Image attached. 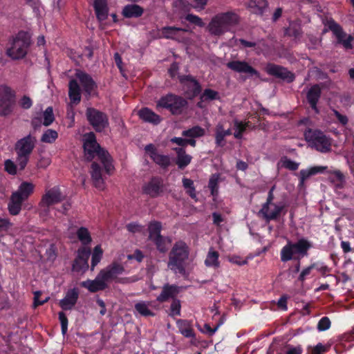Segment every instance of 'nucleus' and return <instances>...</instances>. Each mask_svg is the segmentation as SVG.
<instances>
[{
    "label": "nucleus",
    "mask_w": 354,
    "mask_h": 354,
    "mask_svg": "<svg viewBox=\"0 0 354 354\" xmlns=\"http://www.w3.org/2000/svg\"><path fill=\"white\" fill-rule=\"evenodd\" d=\"M239 16L234 12H220L212 18L207 26V29L211 35L220 36L231 31L239 24Z\"/></svg>",
    "instance_id": "obj_1"
},
{
    "label": "nucleus",
    "mask_w": 354,
    "mask_h": 354,
    "mask_svg": "<svg viewBox=\"0 0 354 354\" xmlns=\"http://www.w3.org/2000/svg\"><path fill=\"white\" fill-rule=\"evenodd\" d=\"M189 256V248L187 244L183 241H176L169 254L168 268L175 273L183 274Z\"/></svg>",
    "instance_id": "obj_2"
},
{
    "label": "nucleus",
    "mask_w": 354,
    "mask_h": 354,
    "mask_svg": "<svg viewBox=\"0 0 354 354\" xmlns=\"http://www.w3.org/2000/svg\"><path fill=\"white\" fill-rule=\"evenodd\" d=\"M84 149L85 156L88 160H92L97 156L108 173L113 170V167L109 153L100 147V145L96 142L95 136L93 133H89L84 136Z\"/></svg>",
    "instance_id": "obj_3"
},
{
    "label": "nucleus",
    "mask_w": 354,
    "mask_h": 354,
    "mask_svg": "<svg viewBox=\"0 0 354 354\" xmlns=\"http://www.w3.org/2000/svg\"><path fill=\"white\" fill-rule=\"evenodd\" d=\"M75 78L76 79L71 80L69 82L68 96L71 103L77 104L81 101V90L77 80H78L80 81L84 91L88 95H91V92L96 87V85L91 77L83 71H77Z\"/></svg>",
    "instance_id": "obj_4"
},
{
    "label": "nucleus",
    "mask_w": 354,
    "mask_h": 354,
    "mask_svg": "<svg viewBox=\"0 0 354 354\" xmlns=\"http://www.w3.org/2000/svg\"><path fill=\"white\" fill-rule=\"evenodd\" d=\"M30 44V34L25 31H20L10 40L6 54L14 60L23 59L27 55Z\"/></svg>",
    "instance_id": "obj_5"
},
{
    "label": "nucleus",
    "mask_w": 354,
    "mask_h": 354,
    "mask_svg": "<svg viewBox=\"0 0 354 354\" xmlns=\"http://www.w3.org/2000/svg\"><path fill=\"white\" fill-rule=\"evenodd\" d=\"M35 185L30 182L24 181L20 184L17 190L12 192L8 203V211L12 215L19 214L22 203L31 196L35 190Z\"/></svg>",
    "instance_id": "obj_6"
},
{
    "label": "nucleus",
    "mask_w": 354,
    "mask_h": 354,
    "mask_svg": "<svg viewBox=\"0 0 354 354\" xmlns=\"http://www.w3.org/2000/svg\"><path fill=\"white\" fill-rule=\"evenodd\" d=\"M310 248V243L304 239H301L296 243L288 241L281 250V261L287 262L292 259H299L307 254Z\"/></svg>",
    "instance_id": "obj_7"
},
{
    "label": "nucleus",
    "mask_w": 354,
    "mask_h": 354,
    "mask_svg": "<svg viewBox=\"0 0 354 354\" xmlns=\"http://www.w3.org/2000/svg\"><path fill=\"white\" fill-rule=\"evenodd\" d=\"M308 145L316 150L326 153L331 149V139L319 130L308 129L304 133Z\"/></svg>",
    "instance_id": "obj_8"
},
{
    "label": "nucleus",
    "mask_w": 354,
    "mask_h": 354,
    "mask_svg": "<svg viewBox=\"0 0 354 354\" xmlns=\"http://www.w3.org/2000/svg\"><path fill=\"white\" fill-rule=\"evenodd\" d=\"M159 31L160 36L163 38L173 39L187 46H191L193 44L194 34L191 30L175 26H165Z\"/></svg>",
    "instance_id": "obj_9"
},
{
    "label": "nucleus",
    "mask_w": 354,
    "mask_h": 354,
    "mask_svg": "<svg viewBox=\"0 0 354 354\" xmlns=\"http://www.w3.org/2000/svg\"><path fill=\"white\" fill-rule=\"evenodd\" d=\"M187 105L183 97L174 94H168L162 97L156 103V109H165L173 115H179Z\"/></svg>",
    "instance_id": "obj_10"
},
{
    "label": "nucleus",
    "mask_w": 354,
    "mask_h": 354,
    "mask_svg": "<svg viewBox=\"0 0 354 354\" xmlns=\"http://www.w3.org/2000/svg\"><path fill=\"white\" fill-rule=\"evenodd\" d=\"M15 104V93L6 85L0 86V115L10 114Z\"/></svg>",
    "instance_id": "obj_11"
},
{
    "label": "nucleus",
    "mask_w": 354,
    "mask_h": 354,
    "mask_svg": "<svg viewBox=\"0 0 354 354\" xmlns=\"http://www.w3.org/2000/svg\"><path fill=\"white\" fill-rule=\"evenodd\" d=\"M324 24L333 32L339 44H341L346 49L352 48L351 42L353 40V37L351 35H347L337 23L333 19H327L324 21Z\"/></svg>",
    "instance_id": "obj_12"
},
{
    "label": "nucleus",
    "mask_w": 354,
    "mask_h": 354,
    "mask_svg": "<svg viewBox=\"0 0 354 354\" xmlns=\"http://www.w3.org/2000/svg\"><path fill=\"white\" fill-rule=\"evenodd\" d=\"M64 198L58 187L48 188L46 189L45 193L41 196L39 206L45 211H48L50 206L60 203L63 201Z\"/></svg>",
    "instance_id": "obj_13"
},
{
    "label": "nucleus",
    "mask_w": 354,
    "mask_h": 354,
    "mask_svg": "<svg viewBox=\"0 0 354 354\" xmlns=\"http://www.w3.org/2000/svg\"><path fill=\"white\" fill-rule=\"evenodd\" d=\"M86 117L91 124L97 131H102L108 127V118L106 115L93 108H88Z\"/></svg>",
    "instance_id": "obj_14"
},
{
    "label": "nucleus",
    "mask_w": 354,
    "mask_h": 354,
    "mask_svg": "<svg viewBox=\"0 0 354 354\" xmlns=\"http://www.w3.org/2000/svg\"><path fill=\"white\" fill-rule=\"evenodd\" d=\"M145 151L147 155L157 165L161 167L166 168L169 166L171 163V158L167 155L160 153L157 147L153 145L149 144L145 146Z\"/></svg>",
    "instance_id": "obj_15"
},
{
    "label": "nucleus",
    "mask_w": 354,
    "mask_h": 354,
    "mask_svg": "<svg viewBox=\"0 0 354 354\" xmlns=\"http://www.w3.org/2000/svg\"><path fill=\"white\" fill-rule=\"evenodd\" d=\"M91 251L86 248H82L77 251V256L73 264V270L77 272H84L88 268V259Z\"/></svg>",
    "instance_id": "obj_16"
},
{
    "label": "nucleus",
    "mask_w": 354,
    "mask_h": 354,
    "mask_svg": "<svg viewBox=\"0 0 354 354\" xmlns=\"http://www.w3.org/2000/svg\"><path fill=\"white\" fill-rule=\"evenodd\" d=\"M180 82L189 97L192 98L201 92V85L193 77L190 75L180 76Z\"/></svg>",
    "instance_id": "obj_17"
},
{
    "label": "nucleus",
    "mask_w": 354,
    "mask_h": 354,
    "mask_svg": "<svg viewBox=\"0 0 354 354\" xmlns=\"http://www.w3.org/2000/svg\"><path fill=\"white\" fill-rule=\"evenodd\" d=\"M142 191L152 198L158 196L163 192L162 180L158 177L152 178L142 186Z\"/></svg>",
    "instance_id": "obj_18"
},
{
    "label": "nucleus",
    "mask_w": 354,
    "mask_h": 354,
    "mask_svg": "<svg viewBox=\"0 0 354 354\" xmlns=\"http://www.w3.org/2000/svg\"><path fill=\"white\" fill-rule=\"evenodd\" d=\"M283 207V205H277L274 203L269 204L264 203L259 214H261L267 221L275 220L280 215Z\"/></svg>",
    "instance_id": "obj_19"
},
{
    "label": "nucleus",
    "mask_w": 354,
    "mask_h": 354,
    "mask_svg": "<svg viewBox=\"0 0 354 354\" xmlns=\"http://www.w3.org/2000/svg\"><path fill=\"white\" fill-rule=\"evenodd\" d=\"M268 74L286 80L288 82H292L295 79L294 75L286 68L273 64H269L266 67Z\"/></svg>",
    "instance_id": "obj_20"
},
{
    "label": "nucleus",
    "mask_w": 354,
    "mask_h": 354,
    "mask_svg": "<svg viewBox=\"0 0 354 354\" xmlns=\"http://www.w3.org/2000/svg\"><path fill=\"white\" fill-rule=\"evenodd\" d=\"M106 280L100 272L94 280H86L81 283V286L91 292H95L105 289L107 286Z\"/></svg>",
    "instance_id": "obj_21"
},
{
    "label": "nucleus",
    "mask_w": 354,
    "mask_h": 354,
    "mask_svg": "<svg viewBox=\"0 0 354 354\" xmlns=\"http://www.w3.org/2000/svg\"><path fill=\"white\" fill-rule=\"evenodd\" d=\"M158 310V306L151 301H139L135 304L136 312L143 317H153V310Z\"/></svg>",
    "instance_id": "obj_22"
},
{
    "label": "nucleus",
    "mask_w": 354,
    "mask_h": 354,
    "mask_svg": "<svg viewBox=\"0 0 354 354\" xmlns=\"http://www.w3.org/2000/svg\"><path fill=\"white\" fill-rule=\"evenodd\" d=\"M35 138L30 135L19 140L16 144L17 153L30 156L35 147Z\"/></svg>",
    "instance_id": "obj_23"
},
{
    "label": "nucleus",
    "mask_w": 354,
    "mask_h": 354,
    "mask_svg": "<svg viewBox=\"0 0 354 354\" xmlns=\"http://www.w3.org/2000/svg\"><path fill=\"white\" fill-rule=\"evenodd\" d=\"M227 66L231 70L239 73H245L250 76H259V73L245 62L232 61L227 64Z\"/></svg>",
    "instance_id": "obj_24"
},
{
    "label": "nucleus",
    "mask_w": 354,
    "mask_h": 354,
    "mask_svg": "<svg viewBox=\"0 0 354 354\" xmlns=\"http://www.w3.org/2000/svg\"><path fill=\"white\" fill-rule=\"evenodd\" d=\"M124 271V268L122 265L117 262H114L108 266L104 269L102 270L100 272L108 282L111 280L116 279L117 277L122 274Z\"/></svg>",
    "instance_id": "obj_25"
},
{
    "label": "nucleus",
    "mask_w": 354,
    "mask_h": 354,
    "mask_svg": "<svg viewBox=\"0 0 354 354\" xmlns=\"http://www.w3.org/2000/svg\"><path fill=\"white\" fill-rule=\"evenodd\" d=\"M78 299V292L75 289L68 290L64 299L59 301V306L64 310H71Z\"/></svg>",
    "instance_id": "obj_26"
},
{
    "label": "nucleus",
    "mask_w": 354,
    "mask_h": 354,
    "mask_svg": "<svg viewBox=\"0 0 354 354\" xmlns=\"http://www.w3.org/2000/svg\"><path fill=\"white\" fill-rule=\"evenodd\" d=\"M173 150L176 153L175 162L180 169H185L192 162V156L187 154L184 148H174Z\"/></svg>",
    "instance_id": "obj_27"
},
{
    "label": "nucleus",
    "mask_w": 354,
    "mask_h": 354,
    "mask_svg": "<svg viewBox=\"0 0 354 354\" xmlns=\"http://www.w3.org/2000/svg\"><path fill=\"white\" fill-rule=\"evenodd\" d=\"M179 287L177 286L166 284L162 287V290L157 297V301L165 302L170 298L174 299L179 293Z\"/></svg>",
    "instance_id": "obj_28"
},
{
    "label": "nucleus",
    "mask_w": 354,
    "mask_h": 354,
    "mask_svg": "<svg viewBox=\"0 0 354 354\" xmlns=\"http://www.w3.org/2000/svg\"><path fill=\"white\" fill-rule=\"evenodd\" d=\"M321 96V88L319 85H313L307 93V100L311 108L316 112L319 113L317 104Z\"/></svg>",
    "instance_id": "obj_29"
},
{
    "label": "nucleus",
    "mask_w": 354,
    "mask_h": 354,
    "mask_svg": "<svg viewBox=\"0 0 354 354\" xmlns=\"http://www.w3.org/2000/svg\"><path fill=\"white\" fill-rule=\"evenodd\" d=\"M138 115L143 121L153 124H158L162 120L160 115L147 107L141 109L138 111Z\"/></svg>",
    "instance_id": "obj_30"
},
{
    "label": "nucleus",
    "mask_w": 354,
    "mask_h": 354,
    "mask_svg": "<svg viewBox=\"0 0 354 354\" xmlns=\"http://www.w3.org/2000/svg\"><path fill=\"white\" fill-rule=\"evenodd\" d=\"M93 6L97 19L103 22L108 17L107 0H95Z\"/></svg>",
    "instance_id": "obj_31"
},
{
    "label": "nucleus",
    "mask_w": 354,
    "mask_h": 354,
    "mask_svg": "<svg viewBox=\"0 0 354 354\" xmlns=\"http://www.w3.org/2000/svg\"><path fill=\"white\" fill-rule=\"evenodd\" d=\"M91 175L94 186L100 190L104 189V182L102 177L101 169L95 162L91 165Z\"/></svg>",
    "instance_id": "obj_32"
},
{
    "label": "nucleus",
    "mask_w": 354,
    "mask_h": 354,
    "mask_svg": "<svg viewBox=\"0 0 354 354\" xmlns=\"http://www.w3.org/2000/svg\"><path fill=\"white\" fill-rule=\"evenodd\" d=\"M205 265L209 268L214 269L220 267L219 253L214 248H209L206 259L205 260Z\"/></svg>",
    "instance_id": "obj_33"
},
{
    "label": "nucleus",
    "mask_w": 354,
    "mask_h": 354,
    "mask_svg": "<svg viewBox=\"0 0 354 354\" xmlns=\"http://www.w3.org/2000/svg\"><path fill=\"white\" fill-rule=\"evenodd\" d=\"M142 13V8L136 4L127 5L122 10V15L127 18L138 17Z\"/></svg>",
    "instance_id": "obj_34"
},
{
    "label": "nucleus",
    "mask_w": 354,
    "mask_h": 354,
    "mask_svg": "<svg viewBox=\"0 0 354 354\" xmlns=\"http://www.w3.org/2000/svg\"><path fill=\"white\" fill-rule=\"evenodd\" d=\"M232 134V131L230 129L225 130L223 128V125L221 123H218L215 129V140L216 144L218 146H223L224 145V138Z\"/></svg>",
    "instance_id": "obj_35"
},
{
    "label": "nucleus",
    "mask_w": 354,
    "mask_h": 354,
    "mask_svg": "<svg viewBox=\"0 0 354 354\" xmlns=\"http://www.w3.org/2000/svg\"><path fill=\"white\" fill-rule=\"evenodd\" d=\"M328 180L336 187L342 188L345 183L344 174L339 170L328 171Z\"/></svg>",
    "instance_id": "obj_36"
},
{
    "label": "nucleus",
    "mask_w": 354,
    "mask_h": 354,
    "mask_svg": "<svg viewBox=\"0 0 354 354\" xmlns=\"http://www.w3.org/2000/svg\"><path fill=\"white\" fill-rule=\"evenodd\" d=\"M201 101L198 102L197 105L200 108H203V103L204 102L207 101H212L214 100H218L220 99V95L218 92L216 91L210 89V88H206L204 90L203 93L201 95Z\"/></svg>",
    "instance_id": "obj_37"
},
{
    "label": "nucleus",
    "mask_w": 354,
    "mask_h": 354,
    "mask_svg": "<svg viewBox=\"0 0 354 354\" xmlns=\"http://www.w3.org/2000/svg\"><path fill=\"white\" fill-rule=\"evenodd\" d=\"M161 230L162 225L160 222H150L148 225L149 239L151 241H153L155 239H157L158 237L161 236Z\"/></svg>",
    "instance_id": "obj_38"
},
{
    "label": "nucleus",
    "mask_w": 354,
    "mask_h": 354,
    "mask_svg": "<svg viewBox=\"0 0 354 354\" xmlns=\"http://www.w3.org/2000/svg\"><path fill=\"white\" fill-rule=\"evenodd\" d=\"M177 326L179 331L182 335L186 337H191L194 336V331L190 323L186 320H178Z\"/></svg>",
    "instance_id": "obj_39"
},
{
    "label": "nucleus",
    "mask_w": 354,
    "mask_h": 354,
    "mask_svg": "<svg viewBox=\"0 0 354 354\" xmlns=\"http://www.w3.org/2000/svg\"><path fill=\"white\" fill-rule=\"evenodd\" d=\"M153 242L156 245L157 250L164 253L167 251L168 247L171 243V239L169 237L161 236Z\"/></svg>",
    "instance_id": "obj_40"
},
{
    "label": "nucleus",
    "mask_w": 354,
    "mask_h": 354,
    "mask_svg": "<svg viewBox=\"0 0 354 354\" xmlns=\"http://www.w3.org/2000/svg\"><path fill=\"white\" fill-rule=\"evenodd\" d=\"M205 135V129L198 126H195L182 132V136L187 138H200Z\"/></svg>",
    "instance_id": "obj_41"
},
{
    "label": "nucleus",
    "mask_w": 354,
    "mask_h": 354,
    "mask_svg": "<svg viewBox=\"0 0 354 354\" xmlns=\"http://www.w3.org/2000/svg\"><path fill=\"white\" fill-rule=\"evenodd\" d=\"M234 136L236 138L240 139L242 138L243 133L245 131L246 128L249 126V122H241L237 120L234 121Z\"/></svg>",
    "instance_id": "obj_42"
},
{
    "label": "nucleus",
    "mask_w": 354,
    "mask_h": 354,
    "mask_svg": "<svg viewBox=\"0 0 354 354\" xmlns=\"http://www.w3.org/2000/svg\"><path fill=\"white\" fill-rule=\"evenodd\" d=\"M249 7L253 9L255 13H262L264 8L267 7L266 0H250L249 2Z\"/></svg>",
    "instance_id": "obj_43"
},
{
    "label": "nucleus",
    "mask_w": 354,
    "mask_h": 354,
    "mask_svg": "<svg viewBox=\"0 0 354 354\" xmlns=\"http://www.w3.org/2000/svg\"><path fill=\"white\" fill-rule=\"evenodd\" d=\"M78 239L82 244L86 245L91 243V237L88 230L86 227H80L77 232Z\"/></svg>",
    "instance_id": "obj_44"
},
{
    "label": "nucleus",
    "mask_w": 354,
    "mask_h": 354,
    "mask_svg": "<svg viewBox=\"0 0 354 354\" xmlns=\"http://www.w3.org/2000/svg\"><path fill=\"white\" fill-rule=\"evenodd\" d=\"M183 185L184 188L186 189L187 194L189 195V196L192 198H196V194L195 187L194 186V181L191 179L183 178Z\"/></svg>",
    "instance_id": "obj_45"
},
{
    "label": "nucleus",
    "mask_w": 354,
    "mask_h": 354,
    "mask_svg": "<svg viewBox=\"0 0 354 354\" xmlns=\"http://www.w3.org/2000/svg\"><path fill=\"white\" fill-rule=\"evenodd\" d=\"M58 138V133L53 129L46 130L41 138V141L46 143H53Z\"/></svg>",
    "instance_id": "obj_46"
},
{
    "label": "nucleus",
    "mask_w": 354,
    "mask_h": 354,
    "mask_svg": "<svg viewBox=\"0 0 354 354\" xmlns=\"http://www.w3.org/2000/svg\"><path fill=\"white\" fill-rule=\"evenodd\" d=\"M281 165V167L286 168L291 171H295L299 168V164L295 161L291 160L287 157H283L279 163Z\"/></svg>",
    "instance_id": "obj_47"
},
{
    "label": "nucleus",
    "mask_w": 354,
    "mask_h": 354,
    "mask_svg": "<svg viewBox=\"0 0 354 354\" xmlns=\"http://www.w3.org/2000/svg\"><path fill=\"white\" fill-rule=\"evenodd\" d=\"M102 250L100 245H97L95 247L93 250V252L92 254L91 259V270H93L94 268L97 265V263L100 261L102 257Z\"/></svg>",
    "instance_id": "obj_48"
},
{
    "label": "nucleus",
    "mask_w": 354,
    "mask_h": 354,
    "mask_svg": "<svg viewBox=\"0 0 354 354\" xmlns=\"http://www.w3.org/2000/svg\"><path fill=\"white\" fill-rule=\"evenodd\" d=\"M43 124L44 126H49L53 122L55 117L52 107L49 106L45 110L43 114Z\"/></svg>",
    "instance_id": "obj_49"
},
{
    "label": "nucleus",
    "mask_w": 354,
    "mask_h": 354,
    "mask_svg": "<svg viewBox=\"0 0 354 354\" xmlns=\"http://www.w3.org/2000/svg\"><path fill=\"white\" fill-rule=\"evenodd\" d=\"M218 176L213 175L209 181L208 187L211 190V193L213 196H216L218 194Z\"/></svg>",
    "instance_id": "obj_50"
},
{
    "label": "nucleus",
    "mask_w": 354,
    "mask_h": 354,
    "mask_svg": "<svg viewBox=\"0 0 354 354\" xmlns=\"http://www.w3.org/2000/svg\"><path fill=\"white\" fill-rule=\"evenodd\" d=\"M17 168H19V169L20 170H23L25 169L28 162V160H29V156H26V155H24V154H21V153H17Z\"/></svg>",
    "instance_id": "obj_51"
},
{
    "label": "nucleus",
    "mask_w": 354,
    "mask_h": 354,
    "mask_svg": "<svg viewBox=\"0 0 354 354\" xmlns=\"http://www.w3.org/2000/svg\"><path fill=\"white\" fill-rule=\"evenodd\" d=\"M185 19L188 21L189 23L195 24L199 27H204L205 23L203 21V19L197 15H194L192 14H188L185 17Z\"/></svg>",
    "instance_id": "obj_52"
},
{
    "label": "nucleus",
    "mask_w": 354,
    "mask_h": 354,
    "mask_svg": "<svg viewBox=\"0 0 354 354\" xmlns=\"http://www.w3.org/2000/svg\"><path fill=\"white\" fill-rule=\"evenodd\" d=\"M180 314V303L179 300L174 299L170 307L171 316H178Z\"/></svg>",
    "instance_id": "obj_53"
},
{
    "label": "nucleus",
    "mask_w": 354,
    "mask_h": 354,
    "mask_svg": "<svg viewBox=\"0 0 354 354\" xmlns=\"http://www.w3.org/2000/svg\"><path fill=\"white\" fill-rule=\"evenodd\" d=\"M5 170L11 175L17 174V167L16 164L11 160H6L5 161Z\"/></svg>",
    "instance_id": "obj_54"
},
{
    "label": "nucleus",
    "mask_w": 354,
    "mask_h": 354,
    "mask_svg": "<svg viewBox=\"0 0 354 354\" xmlns=\"http://www.w3.org/2000/svg\"><path fill=\"white\" fill-rule=\"evenodd\" d=\"M227 260L230 263L240 266L246 265L248 263L247 259H244L242 257L237 256V255L229 256V257H227Z\"/></svg>",
    "instance_id": "obj_55"
},
{
    "label": "nucleus",
    "mask_w": 354,
    "mask_h": 354,
    "mask_svg": "<svg viewBox=\"0 0 354 354\" xmlns=\"http://www.w3.org/2000/svg\"><path fill=\"white\" fill-rule=\"evenodd\" d=\"M59 319L61 323L62 334L65 335L68 330V319L63 312L59 313Z\"/></svg>",
    "instance_id": "obj_56"
},
{
    "label": "nucleus",
    "mask_w": 354,
    "mask_h": 354,
    "mask_svg": "<svg viewBox=\"0 0 354 354\" xmlns=\"http://www.w3.org/2000/svg\"><path fill=\"white\" fill-rule=\"evenodd\" d=\"M330 326V321L328 317H324L318 322L317 329L320 331L326 330Z\"/></svg>",
    "instance_id": "obj_57"
},
{
    "label": "nucleus",
    "mask_w": 354,
    "mask_h": 354,
    "mask_svg": "<svg viewBox=\"0 0 354 354\" xmlns=\"http://www.w3.org/2000/svg\"><path fill=\"white\" fill-rule=\"evenodd\" d=\"M41 295V292L40 291H36L34 292V303L33 306L34 308L37 307L38 306L43 305L46 302H47L49 299V297H46L44 300H40L39 297Z\"/></svg>",
    "instance_id": "obj_58"
},
{
    "label": "nucleus",
    "mask_w": 354,
    "mask_h": 354,
    "mask_svg": "<svg viewBox=\"0 0 354 354\" xmlns=\"http://www.w3.org/2000/svg\"><path fill=\"white\" fill-rule=\"evenodd\" d=\"M20 106L24 109H30L32 105V100L28 97L24 95L19 102Z\"/></svg>",
    "instance_id": "obj_59"
},
{
    "label": "nucleus",
    "mask_w": 354,
    "mask_h": 354,
    "mask_svg": "<svg viewBox=\"0 0 354 354\" xmlns=\"http://www.w3.org/2000/svg\"><path fill=\"white\" fill-rule=\"evenodd\" d=\"M127 259L129 260H133L135 259L138 262H141L144 259V254L140 250H136L132 254H129L127 256Z\"/></svg>",
    "instance_id": "obj_60"
},
{
    "label": "nucleus",
    "mask_w": 354,
    "mask_h": 354,
    "mask_svg": "<svg viewBox=\"0 0 354 354\" xmlns=\"http://www.w3.org/2000/svg\"><path fill=\"white\" fill-rule=\"evenodd\" d=\"M127 229L132 233H136L142 232L144 227L137 223H131L127 225Z\"/></svg>",
    "instance_id": "obj_61"
},
{
    "label": "nucleus",
    "mask_w": 354,
    "mask_h": 354,
    "mask_svg": "<svg viewBox=\"0 0 354 354\" xmlns=\"http://www.w3.org/2000/svg\"><path fill=\"white\" fill-rule=\"evenodd\" d=\"M191 1L192 7L199 10L204 9L207 3V0H191Z\"/></svg>",
    "instance_id": "obj_62"
},
{
    "label": "nucleus",
    "mask_w": 354,
    "mask_h": 354,
    "mask_svg": "<svg viewBox=\"0 0 354 354\" xmlns=\"http://www.w3.org/2000/svg\"><path fill=\"white\" fill-rule=\"evenodd\" d=\"M12 223L7 218H0V233L7 232Z\"/></svg>",
    "instance_id": "obj_63"
},
{
    "label": "nucleus",
    "mask_w": 354,
    "mask_h": 354,
    "mask_svg": "<svg viewBox=\"0 0 354 354\" xmlns=\"http://www.w3.org/2000/svg\"><path fill=\"white\" fill-rule=\"evenodd\" d=\"M314 267H315L314 265H311V266L304 268L300 273V275L299 277V280L301 281V282L304 281L306 277L310 274L311 270L314 268Z\"/></svg>",
    "instance_id": "obj_64"
}]
</instances>
